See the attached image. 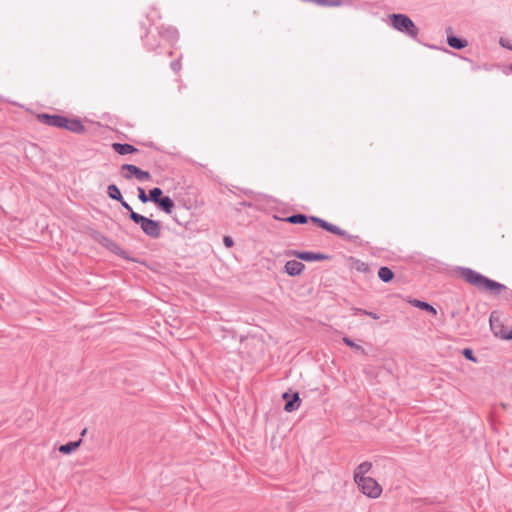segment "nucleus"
I'll return each instance as SVG.
<instances>
[{"label":"nucleus","mask_w":512,"mask_h":512,"mask_svg":"<svg viewBox=\"0 0 512 512\" xmlns=\"http://www.w3.org/2000/svg\"><path fill=\"white\" fill-rule=\"evenodd\" d=\"M137 191H138V199L142 203L145 204V203L149 202V196L146 194L145 190L142 187H138Z\"/></svg>","instance_id":"28"},{"label":"nucleus","mask_w":512,"mask_h":512,"mask_svg":"<svg viewBox=\"0 0 512 512\" xmlns=\"http://www.w3.org/2000/svg\"><path fill=\"white\" fill-rule=\"evenodd\" d=\"M305 269L301 261L289 260L285 263L284 271L291 277L299 276Z\"/></svg>","instance_id":"16"},{"label":"nucleus","mask_w":512,"mask_h":512,"mask_svg":"<svg viewBox=\"0 0 512 512\" xmlns=\"http://www.w3.org/2000/svg\"><path fill=\"white\" fill-rule=\"evenodd\" d=\"M107 195L109 198L115 201H122V193L116 184H110L107 187Z\"/></svg>","instance_id":"23"},{"label":"nucleus","mask_w":512,"mask_h":512,"mask_svg":"<svg viewBox=\"0 0 512 512\" xmlns=\"http://www.w3.org/2000/svg\"><path fill=\"white\" fill-rule=\"evenodd\" d=\"M409 303L412 306L419 308L420 310L430 313L433 316H435L437 314V310L430 303H428L426 301H422L419 299H413V300H410Z\"/></svg>","instance_id":"19"},{"label":"nucleus","mask_w":512,"mask_h":512,"mask_svg":"<svg viewBox=\"0 0 512 512\" xmlns=\"http://www.w3.org/2000/svg\"><path fill=\"white\" fill-rule=\"evenodd\" d=\"M155 205L167 214H171L175 207L173 199L169 196H163Z\"/></svg>","instance_id":"18"},{"label":"nucleus","mask_w":512,"mask_h":512,"mask_svg":"<svg viewBox=\"0 0 512 512\" xmlns=\"http://www.w3.org/2000/svg\"><path fill=\"white\" fill-rule=\"evenodd\" d=\"M354 315H358V314H363V315H367V316H370L372 317L373 319H379L380 318V315L375 313V312H372V311H368V310H365V309H362V308H354Z\"/></svg>","instance_id":"27"},{"label":"nucleus","mask_w":512,"mask_h":512,"mask_svg":"<svg viewBox=\"0 0 512 512\" xmlns=\"http://www.w3.org/2000/svg\"><path fill=\"white\" fill-rule=\"evenodd\" d=\"M223 243L227 248H231L234 245V241L230 236H224Z\"/></svg>","instance_id":"32"},{"label":"nucleus","mask_w":512,"mask_h":512,"mask_svg":"<svg viewBox=\"0 0 512 512\" xmlns=\"http://www.w3.org/2000/svg\"><path fill=\"white\" fill-rule=\"evenodd\" d=\"M356 270L360 271V272L367 273V272H369L370 269H369V266L367 263L362 262V261H357Z\"/></svg>","instance_id":"30"},{"label":"nucleus","mask_w":512,"mask_h":512,"mask_svg":"<svg viewBox=\"0 0 512 512\" xmlns=\"http://www.w3.org/2000/svg\"><path fill=\"white\" fill-rule=\"evenodd\" d=\"M274 218L276 220H280V221L294 224V225H297V224L302 225V224H306L310 221L313 224L317 225L318 227L322 228L323 230H325L329 233L338 235L339 237H341L344 240H347L350 242H357L359 240L358 235H351V234L347 233L345 230L338 227L337 225H334L318 216H314V215L308 216L303 213H295V214H292L287 217H278L275 215Z\"/></svg>","instance_id":"2"},{"label":"nucleus","mask_w":512,"mask_h":512,"mask_svg":"<svg viewBox=\"0 0 512 512\" xmlns=\"http://www.w3.org/2000/svg\"><path fill=\"white\" fill-rule=\"evenodd\" d=\"M89 235L95 242L99 243L101 246L106 248L111 253L117 255L118 257L129 262H138L136 258L129 256V254L120 245H118L116 242L101 232L92 229Z\"/></svg>","instance_id":"4"},{"label":"nucleus","mask_w":512,"mask_h":512,"mask_svg":"<svg viewBox=\"0 0 512 512\" xmlns=\"http://www.w3.org/2000/svg\"><path fill=\"white\" fill-rule=\"evenodd\" d=\"M239 205L241 207H252L253 206V204L251 202H247V201H241V202H239Z\"/></svg>","instance_id":"34"},{"label":"nucleus","mask_w":512,"mask_h":512,"mask_svg":"<svg viewBox=\"0 0 512 512\" xmlns=\"http://www.w3.org/2000/svg\"><path fill=\"white\" fill-rule=\"evenodd\" d=\"M122 177L130 180L135 177L138 181H150L152 176L149 171H145L133 164H123L121 166Z\"/></svg>","instance_id":"8"},{"label":"nucleus","mask_w":512,"mask_h":512,"mask_svg":"<svg viewBox=\"0 0 512 512\" xmlns=\"http://www.w3.org/2000/svg\"><path fill=\"white\" fill-rule=\"evenodd\" d=\"M390 25L398 32L413 40L418 39L419 28L406 14L394 13L389 16Z\"/></svg>","instance_id":"3"},{"label":"nucleus","mask_w":512,"mask_h":512,"mask_svg":"<svg viewBox=\"0 0 512 512\" xmlns=\"http://www.w3.org/2000/svg\"><path fill=\"white\" fill-rule=\"evenodd\" d=\"M510 70H511V72H512V64L510 65Z\"/></svg>","instance_id":"37"},{"label":"nucleus","mask_w":512,"mask_h":512,"mask_svg":"<svg viewBox=\"0 0 512 512\" xmlns=\"http://www.w3.org/2000/svg\"><path fill=\"white\" fill-rule=\"evenodd\" d=\"M111 147L113 151L119 155L132 154L137 153L139 151L135 146L128 143L114 142L112 143Z\"/></svg>","instance_id":"17"},{"label":"nucleus","mask_w":512,"mask_h":512,"mask_svg":"<svg viewBox=\"0 0 512 512\" xmlns=\"http://www.w3.org/2000/svg\"><path fill=\"white\" fill-rule=\"evenodd\" d=\"M282 398L285 401L284 410L286 412H293L300 407L301 399L298 392H294L293 394L285 392Z\"/></svg>","instance_id":"14"},{"label":"nucleus","mask_w":512,"mask_h":512,"mask_svg":"<svg viewBox=\"0 0 512 512\" xmlns=\"http://www.w3.org/2000/svg\"><path fill=\"white\" fill-rule=\"evenodd\" d=\"M462 355L465 359H467L473 363L478 362V358L474 355V352L471 348H464L462 350Z\"/></svg>","instance_id":"26"},{"label":"nucleus","mask_w":512,"mask_h":512,"mask_svg":"<svg viewBox=\"0 0 512 512\" xmlns=\"http://www.w3.org/2000/svg\"><path fill=\"white\" fill-rule=\"evenodd\" d=\"M119 203L121 204V206H122L125 210H127V212L129 213V218L131 219V215H132V213H136V212L132 209V207L130 206V204L124 200V198H122V201H119Z\"/></svg>","instance_id":"31"},{"label":"nucleus","mask_w":512,"mask_h":512,"mask_svg":"<svg viewBox=\"0 0 512 512\" xmlns=\"http://www.w3.org/2000/svg\"><path fill=\"white\" fill-rule=\"evenodd\" d=\"M170 68H171V70H172L173 72H175V73H178V72L181 70V68H182V65H181V56H180L178 59H176V60H174V61H172V62L170 63Z\"/></svg>","instance_id":"29"},{"label":"nucleus","mask_w":512,"mask_h":512,"mask_svg":"<svg viewBox=\"0 0 512 512\" xmlns=\"http://www.w3.org/2000/svg\"><path fill=\"white\" fill-rule=\"evenodd\" d=\"M131 221L139 225L146 236L152 239H157L161 236L162 227L159 221L150 219L139 213H132Z\"/></svg>","instance_id":"5"},{"label":"nucleus","mask_w":512,"mask_h":512,"mask_svg":"<svg viewBox=\"0 0 512 512\" xmlns=\"http://www.w3.org/2000/svg\"><path fill=\"white\" fill-rule=\"evenodd\" d=\"M157 35H159L160 38L165 40L166 42L173 44L175 43L179 38V32L178 30L173 26H165L161 25L156 28Z\"/></svg>","instance_id":"12"},{"label":"nucleus","mask_w":512,"mask_h":512,"mask_svg":"<svg viewBox=\"0 0 512 512\" xmlns=\"http://www.w3.org/2000/svg\"><path fill=\"white\" fill-rule=\"evenodd\" d=\"M378 277L384 283H390L394 277V272L387 266H381L378 270Z\"/></svg>","instance_id":"21"},{"label":"nucleus","mask_w":512,"mask_h":512,"mask_svg":"<svg viewBox=\"0 0 512 512\" xmlns=\"http://www.w3.org/2000/svg\"><path fill=\"white\" fill-rule=\"evenodd\" d=\"M87 429H84L81 433V436H84V434L86 433Z\"/></svg>","instance_id":"36"},{"label":"nucleus","mask_w":512,"mask_h":512,"mask_svg":"<svg viewBox=\"0 0 512 512\" xmlns=\"http://www.w3.org/2000/svg\"><path fill=\"white\" fill-rule=\"evenodd\" d=\"M446 33H447V44L449 45V47L456 49V50H461L468 45L467 40L454 35L452 33L450 27L446 29Z\"/></svg>","instance_id":"15"},{"label":"nucleus","mask_w":512,"mask_h":512,"mask_svg":"<svg viewBox=\"0 0 512 512\" xmlns=\"http://www.w3.org/2000/svg\"><path fill=\"white\" fill-rule=\"evenodd\" d=\"M145 31L144 36H141L143 45L148 51H156L157 48L160 47L159 35L153 33L151 30L147 29L145 25L141 26Z\"/></svg>","instance_id":"11"},{"label":"nucleus","mask_w":512,"mask_h":512,"mask_svg":"<svg viewBox=\"0 0 512 512\" xmlns=\"http://www.w3.org/2000/svg\"><path fill=\"white\" fill-rule=\"evenodd\" d=\"M36 117L37 120L42 124H45L50 127L60 128L62 124L63 115L39 113Z\"/></svg>","instance_id":"13"},{"label":"nucleus","mask_w":512,"mask_h":512,"mask_svg":"<svg viewBox=\"0 0 512 512\" xmlns=\"http://www.w3.org/2000/svg\"><path fill=\"white\" fill-rule=\"evenodd\" d=\"M143 145L156 149V146H155L154 142H152V141H150L148 143H143Z\"/></svg>","instance_id":"35"},{"label":"nucleus","mask_w":512,"mask_h":512,"mask_svg":"<svg viewBox=\"0 0 512 512\" xmlns=\"http://www.w3.org/2000/svg\"><path fill=\"white\" fill-rule=\"evenodd\" d=\"M149 201L157 203L163 197V191L159 187H154L149 190Z\"/></svg>","instance_id":"25"},{"label":"nucleus","mask_w":512,"mask_h":512,"mask_svg":"<svg viewBox=\"0 0 512 512\" xmlns=\"http://www.w3.org/2000/svg\"><path fill=\"white\" fill-rule=\"evenodd\" d=\"M342 340H343V343L345 345H347L350 348H352L356 353H360L362 355H366L367 354L365 349L362 346L356 344L351 338L345 336V337H343Z\"/></svg>","instance_id":"24"},{"label":"nucleus","mask_w":512,"mask_h":512,"mask_svg":"<svg viewBox=\"0 0 512 512\" xmlns=\"http://www.w3.org/2000/svg\"><path fill=\"white\" fill-rule=\"evenodd\" d=\"M60 128L68 130L75 134H84L86 132L85 126L83 125L82 121L77 117L68 118L66 116H63Z\"/></svg>","instance_id":"10"},{"label":"nucleus","mask_w":512,"mask_h":512,"mask_svg":"<svg viewBox=\"0 0 512 512\" xmlns=\"http://www.w3.org/2000/svg\"><path fill=\"white\" fill-rule=\"evenodd\" d=\"M499 44L506 48V49H509L512 51V43H509L508 40L504 39V38H501L500 41H499Z\"/></svg>","instance_id":"33"},{"label":"nucleus","mask_w":512,"mask_h":512,"mask_svg":"<svg viewBox=\"0 0 512 512\" xmlns=\"http://www.w3.org/2000/svg\"><path fill=\"white\" fill-rule=\"evenodd\" d=\"M372 463L369 461H364L360 463L354 470V481L359 480L360 478H365L366 474L371 470Z\"/></svg>","instance_id":"20"},{"label":"nucleus","mask_w":512,"mask_h":512,"mask_svg":"<svg viewBox=\"0 0 512 512\" xmlns=\"http://www.w3.org/2000/svg\"><path fill=\"white\" fill-rule=\"evenodd\" d=\"M490 328L494 336L503 340H512V327L505 326L493 311L489 318Z\"/></svg>","instance_id":"7"},{"label":"nucleus","mask_w":512,"mask_h":512,"mask_svg":"<svg viewBox=\"0 0 512 512\" xmlns=\"http://www.w3.org/2000/svg\"><path fill=\"white\" fill-rule=\"evenodd\" d=\"M291 255L295 256L297 259L306 262H314V261H325L330 260L332 258L331 255L320 253V252H312V251H298L293 250Z\"/></svg>","instance_id":"9"},{"label":"nucleus","mask_w":512,"mask_h":512,"mask_svg":"<svg viewBox=\"0 0 512 512\" xmlns=\"http://www.w3.org/2000/svg\"><path fill=\"white\" fill-rule=\"evenodd\" d=\"M81 441H82L81 439H79L77 441H70L66 444L60 445L58 450L62 454L69 455L80 446Z\"/></svg>","instance_id":"22"},{"label":"nucleus","mask_w":512,"mask_h":512,"mask_svg":"<svg viewBox=\"0 0 512 512\" xmlns=\"http://www.w3.org/2000/svg\"><path fill=\"white\" fill-rule=\"evenodd\" d=\"M456 271L463 280L480 292L489 293L492 296L505 295L507 299L512 296V290L507 286L477 272L472 268L459 266Z\"/></svg>","instance_id":"1"},{"label":"nucleus","mask_w":512,"mask_h":512,"mask_svg":"<svg viewBox=\"0 0 512 512\" xmlns=\"http://www.w3.org/2000/svg\"><path fill=\"white\" fill-rule=\"evenodd\" d=\"M359 490L366 496L376 499L382 493V488L378 482L372 477L360 478L355 480Z\"/></svg>","instance_id":"6"}]
</instances>
